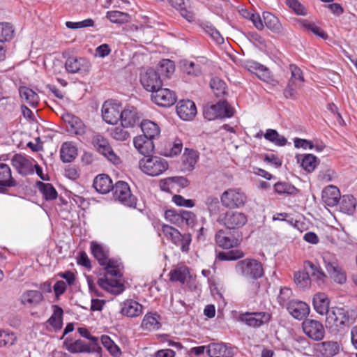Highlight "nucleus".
Masks as SVG:
<instances>
[{
	"mask_svg": "<svg viewBox=\"0 0 357 357\" xmlns=\"http://www.w3.org/2000/svg\"><path fill=\"white\" fill-rule=\"evenodd\" d=\"M139 119L137 109L134 107H128L122 110L120 120L123 128H130L139 124Z\"/></svg>",
	"mask_w": 357,
	"mask_h": 357,
	"instance_id": "26",
	"label": "nucleus"
},
{
	"mask_svg": "<svg viewBox=\"0 0 357 357\" xmlns=\"http://www.w3.org/2000/svg\"><path fill=\"white\" fill-rule=\"evenodd\" d=\"M327 275L321 269H300L294 273V282L301 289L307 288L312 281H315L319 284L324 283L327 279Z\"/></svg>",
	"mask_w": 357,
	"mask_h": 357,
	"instance_id": "3",
	"label": "nucleus"
},
{
	"mask_svg": "<svg viewBox=\"0 0 357 357\" xmlns=\"http://www.w3.org/2000/svg\"><path fill=\"white\" fill-rule=\"evenodd\" d=\"M176 113L184 121H190L197 114L195 102L190 100H181L176 105Z\"/></svg>",
	"mask_w": 357,
	"mask_h": 357,
	"instance_id": "20",
	"label": "nucleus"
},
{
	"mask_svg": "<svg viewBox=\"0 0 357 357\" xmlns=\"http://www.w3.org/2000/svg\"><path fill=\"white\" fill-rule=\"evenodd\" d=\"M337 178V172L328 166L322 167L317 175L318 180L324 183L334 181Z\"/></svg>",
	"mask_w": 357,
	"mask_h": 357,
	"instance_id": "50",
	"label": "nucleus"
},
{
	"mask_svg": "<svg viewBox=\"0 0 357 357\" xmlns=\"http://www.w3.org/2000/svg\"><path fill=\"white\" fill-rule=\"evenodd\" d=\"M104 273L98 278L100 287L107 291L119 295L125 291V280L120 269H103Z\"/></svg>",
	"mask_w": 357,
	"mask_h": 357,
	"instance_id": "1",
	"label": "nucleus"
},
{
	"mask_svg": "<svg viewBox=\"0 0 357 357\" xmlns=\"http://www.w3.org/2000/svg\"><path fill=\"white\" fill-rule=\"evenodd\" d=\"M264 138L280 146H283L287 143V139L284 136L280 135L276 130L273 129H267L264 134Z\"/></svg>",
	"mask_w": 357,
	"mask_h": 357,
	"instance_id": "48",
	"label": "nucleus"
},
{
	"mask_svg": "<svg viewBox=\"0 0 357 357\" xmlns=\"http://www.w3.org/2000/svg\"><path fill=\"white\" fill-rule=\"evenodd\" d=\"M183 149V143L180 139H175L172 142H167L163 152V155L173 157L179 154Z\"/></svg>",
	"mask_w": 357,
	"mask_h": 357,
	"instance_id": "45",
	"label": "nucleus"
},
{
	"mask_svg": "<svg viewBox=\"0 0 357 357\" xmlns=\"http://www.w3.org/2000/svg\"><path fill=\"white\" fill-rule=\"evenodd\" d=\"M162 231L164 235L169 239H170L174 244L175 242L179 241L181 232L168 225H163L162 227Z\"/></svg>",
	"mask_w": 357,
	"mask_h": 357,
	"instance_id": "61",
	"label": "nucleus"
},
{
	"mask_svg": "<svg viewBox=\"0 0 357 357\" xmlns=\"http://www.w3.org/2000/svg\"><path fill=\"white\" fill-rule=\"evenodd\" d=\"M174 70L175 64L174 61L169 59H162L160 61L155 71L158 73L160 76L162 75L169 78L174 73Z\"/></svg>",
	"mask_w": 357,
	"mask_h": 357,
	"instance_id": "44",
	"label": "nucleus"
},
{
	"mask_svg": "<svg viewBox=\"0 0 357 357\" xmlns=\"http://www.w3.org/2000/svg\"><path fill=\"white\" fill-rule=\"evenodd\" d=\"M43 300V294L37 290L25 291L20 296L21 303L28 307L36 306Z\"/></svg>",
	"mask_w": 357,
	"mask_h": 357,
	"instance_id": "29",
	"label": "nucleus"
},
{
	"mask_svg": "<svg viewBox=\"0 0 357 357\" xmlns=\"http://www.w3.org/2000/svg\"><path fill=\"white\" fill-rule=\"evenodd\" d=\"M20 98L24 100L31 107H36L39 103L38 95L31 89L21 86L19 88Z\"/></svg>",
	"mask_w": 357,
	"mask_h": 357,
	"instance_id": "37",
	"label": "nucleus"
},
{
	"mask_svg": "<svg viewBox=\"0 0 357 357\" xmlns=\"http://www.w3.org/2000/svg\"><path fill=\"white\" fill-rule=\"evenodd\" d=\"M243 252L238 250L220 252L218 255V259L220 261H233L243 257Z\"/></svg>",
	"mask_w": 357,
	"mask_h": 357,
	"instance_id": "58",
	"label": "nucleus"
},
{
	"mask_svg": "<svg viewBox=\"0 0 357 357\" xmlns=\"http://www.w3.org/2000/svg\"><path fill=\"white\" fill-rule=\"evenodd\" d=\"M6 160L4 155L0 156V193L8 192L7 188L15 187L17 182L12 177L11 169L8 165L3 161Z\"/></svg>",
	"mask_w": 357,
	"mask_h": 357,
	"instance_id": "13",
	"label": "nucleus"
},
{
	"mask_svg": "<svg viewBox=\"0 0 357 357\" xmlns=\"http://www.w3.org/2000/svg\"><path fill=\"white\" fill-rule=\"evenodd\" d=\"M222 204L228 208H240L245 205L247 197L239 189L230 188L225 190L220 197Z\"/></svg>",
	"mask_w": 357,
	"mask_h": 357,
	"instance_id": "8",
	"label": "nucleus"
},
{
	"mask_svg": "<svg viewBox=\"0 0 357 357\" xmlns=\"http://www.w3.org/2000/svg\"><path fill=\"white\" fill-rule=\"evenodd\" d=\"M168 2L188 22L195 20V14L189 0H168Z\"/></svg>",
	"mask_w": 357,
	"mask_h": 357,
	"instance_id": "21",
	"label": "nucleus"
},
{
	"mask_svg": "<svg viewBox=\"0 0 357 357\" xmlns=\"http://www.w3.org/2000/svg\"><path fill=\"white\" fill-rule=\"evenodd\" d=\"M113 197L123 205L135 208L137 202V197L131 192L129 185L122 181L116 182L112 188Z\"/></svg>",
	"mask_w": 357,
	"mask_h": 357,
	"instance_id": "5",
	"label": "nucleus"
},
{
	"mask_svg": "<svg viewBox=\"0 0 357 357\" xmlns=\"http://www.w3.org/2000/svg\"><path fill=\"white\" fill-rule=\"evenodd\" d=\"M14 36L13 26L8 22L0 23V42L8 41Z\"/></svg>",
	"mask_w": 357,
	"mask_h": 357,
	"instance_id": "55",
	"label": "nucleus"
},
{
	"mask_svg": "<svg viewBox=\"0 0 357 357\" xmlns=\"http://www.w3.org/2000/svg\"><path fill=\"white\" fill-rule=\"evenodd\" d=\"M182 70L183 73L190 75L197 76L201 74L200 66L192 61H183Z\"/></svg>",
	"mask_w": 357,
	"mask_h": 357,
	"instance_id": "60",
	"label": "nucleus"
},
{
	"mask_svg": "<svg viewBox=\"0 0 357 357\" xmlns=\"http://www.w3.org/2000/svg\"><path fill=\"white\" fill-rule=\"evenodd\" d=\"M235 355V347L225 342H211L208 344V356L209 357H233Z\"/></svg>",
	"mask_w": 357,
	"mask_h": 357,
	"instance_id": "17",
	"label": "nucleus"
},
{
	"mask_svg": "<svg viewBox=\"0 0 357 357\" xmlns=\"http://www.w3.org/2000/svg\"><path fill=\"white\" fill-rule=\"evenodd\" d=\"M302 87L292 82H288L283 91V95L287 99L296 100L298 96V90Z\"/></svg>",
	"mask_w": 357,
	"mask_h": 357,
	"instance_id": "59",
	"label": "nucleus"
},
{
	"mask_svg": "<svg viewBox=\"0 0 357 357\" xmlns=\"http://www.w3.org/2000/svg\"><path fill=\"white\" fill-rule=\"evenodd\" d=\"M63 119L68 133L80 136L85 134L86 126L79 118L72 114H66Z\"/></svg>",
	"mask_w": 357,
	"mask_h": 357,
	"instance_id": "22",
	"label": "nucleus"
},
{
	"mask_svg": "<svg viewBox=\"0 0 357 357\" xmlns=\"http://www.w3.org/2000/svg\"><path fill=\"white\" fill-rule=\"evenodd\" d=\"M210 86L216 97H222L227 93L226 83L218 77L211 79Z\"/></svg>",
	"mask_w": 357,
	"mask_h": 357,
	"instance_id": "47",
	"label": "nucleus"
},
{
	"mask_svg": "<svg viewBox=\"0 0 357 357\" xmlns=\"http://www.w3.org/2000/svg\"><path fill=\"white\" fill-rule=\"evenodd\" d=\"M165 219L177 226H182L184 224L193 227L196 220V215L194 213L185 210L168 209L165 212Z\"/></svg>",
	"mask_w": 357,
	"mask_h": 357,
	"instance_id": "6",
	"label": "nucleus"
},
{
	"mask_svg": "<svg viewBox=\"0 0 357 357\" xmlns=\"http://www.w3.org/2000/svg\"><path fill=\"white\" fill-rule=\"evenodd\" d=\"M303 27L306 30L312 32L314 35L326 40L328 38V34L320 27L317 26L314 23L303 20L301 22Z\"/></svg>",
	"mask_w": 357,
	"mask_h": 357,
	"instance_id": "57",
	"label": "nucleus"
},
{
	"mask_svg": "<svg viewBox=\"0 0 357 357\" xmlns=\"http://www.w3.org/2000/svg\"><path fill=\"white\" fill-rule=\"evenodd\" d=\"M63 313L61 307L53 305V314L46 321V327L50 331H60L63 326Z\"/></svg>",
	"mask_w": 357,
	"mask_h": 357,
	"instance_id": "28",
	"label": "nucleus"
},
{
	"mask_svg": "<svg viewBox=\"0 0 357 357\" xmlns=\"http://www.w3.org/2000/svg\"><path fill=\"white\" fill-rule=\"evenodd\" d=\"M160 320V316L156 312L147 313L142 321L141 328L148 331L158 330L161 327Z\"/></svg>",
	"mask_w": 357,
	"mask_h": 357,
	"instance_id": "31",
	"label": "nucleus"
},
{
	"mask_svg": "<svg viewBox=\"0 0 357 357\" xmlns=\"http://www.w3.org/2000/svg\"><path fill=\"white\" fill-rule=\"evenodd\" d=\"M103 347L114 357H120L121 351L119 347L107 335H102L100 337Z\"/></svg>",
	"mask_w": 357,
	"mask_h": 357,
	"instance_id": "46",
	"label": "nucleus"
},
{
	"mask_svg": "<svg viewBox=\"0 0 357 357\" xmlns=\"http://www.w3.org/2000/svg\"><path fill=\"white\" fill-rule=\"evenodd\" d=\"M218 222L229 229H236L241 228L247 223L248 218L242 212L227 211L220 215Z\"/></svg>",
	"mask_w": 357,
	"mask_h": 357,
	"instance_id": "7",
	"label": "nucleus"
},
{
	"mask_svg": "<svg viewBox=\"0 0 357 357\" xmlns=\"http://www.w3.org/2000/svg\"><path fill=\"white\" fill-rule=\"evenodd\" d=\"M205 204L211 215L218 213L220 206L218 197L213 196L208 197L206 199Z\"/></svg>",
	"mask_w": 357,
	"mask_h": 357,
	"instance_id": "62",
	"label": "nucleus"
},
{
	"mask_svg": "<svg viewBox=\"0 0 357 357\" xmlns=\"http://www.w3.org/2000/svg\"><path fill=\"white\" fill-rule=\"evenodd\" d=\"M271 317V314L265 312H246L240 315L239 320L250 327H259L268 323Z\"/></svg>",
	"mask_w": 357,
	"mask_h": 357,
	"instance_id": "16",
	"label": "nucleus"
},
{
	"mask_svg": "<svg viewBox=\"0 0 357 357\" xmlns=\"http://www.w3.org/2000/svg\"><path fill=\"white\" fill-rule=\"evenodd\" d=\"M200 26L204 30V31L211 36V38L214 40L217 43L222 44L224 43V38L220 33V32L216 29V28L213 26L210 22H206L201 24Z\"/></svg>",
	"mask_w": 357,
	"mask_h": 357,
	"instance_id": "49",
	"label": "nucleus"
},
{
	"mask_svg": "<svg viewBox=\"0 0 357 357\" xmlns=\"http://www.w3.org/2000/svg\"><path fill=\"white\" fill-rule=\"evenodd\" d=\"M93 186L100 194H107L112 190L114 185L107 174H99L93 180Z\"/></svg>",
	"mask_w": 357,
	"mask_h": 357,
	"instance_id": "30",
	"label": "nucleus"
},
{
	"mask_svg": "<svg viewBox=\"0 0 357 357\" xmlns=\"http://www.w3.org/2000/svg\"><path fill=\"white\" fill-rule=\"evenodd\" d=\"M275 192L279 195H294L298 190L293 185L287 182H278L274 185Z\"/></svg>",
	"mask_w": 357,
	"mask_h": 357,
	"instance_id": "51",
	"label": "nucleus"
},
{
	"mask_svg": "<svg viewBox=\"0 0 357 357\" xmlns=\"http://www.w3.org/2000/svg\"><path fill=\"white\" fill-rule=\"evenodd\" d=\"M140 169L146 174L156 176L164 173L169 167L165 159L158 156H146L139 162Z\"/></svg>",
	"mask_w": 357,
	"mask_h": 357,
	"instance_id": "4",
	"label": "nucleus"
},
{
	"mask_svg": "<svg viewBox=\"0 0 357 357\" xmlns=\"http://www.w3.org/2000/svg\"><path fill=\"white\" fill-rule=\"evenodd\" d=\"M143 305L134 299H126L120 303V313L128 318L137 317L143 313Z\"/></svg>",
	"mask_w": 357,
	"mask_h": 357,
	"instance_id": "18",
	"label": "nucleus"
},
{
	"mask_svg": "<svg viewBox=\"0 0 357 357\" xmlns=\"http://www.w3.org/2000/svg\"><path fill=\"white\" fill-rule=\"evenodd\" d=\"M121 105L112 101H105L102 107V116L108 124H116L121 116Z\"/></svg>",
	"mask_w": 357,
	"mask_h": 357,
	"instance_id": "14",
	"label": "nucleus"
},
{
	"mask_svg": "<svg viewBox=\"0 0 357 357\" xmlns=\"http://www.w3.org/2000/svg\"><path fill=\"white\" fill-rule=\"evenodd\" d=\"M340 211L344 213L351 215L356 211V199L351 195H345L340 199Z\"/></svg>",
	"mask_w": 357,
	"mask_h": 357,
	"instance_id": "41",
	"label": "nucleus"
},
{
	"mask_svg": "<svg viewBox=\"0 0 357 357\" xmlns=\"http://www.w3.org/2000/svg\"><path fill=\"white\" fill-rule=\"evenodd\" d=\"M77 155V149L72 142H64L61 148L60 157L63 162H72Z\"/></svg>",
	"mask_w": 357,
	"mask_h": 357,
	"instance_id": "40",
	"label": "nucleus"
},
{
	"mask_svg": "<svg viewBox=\"0 0 357 357\" xmlns=\"http://www.w3.org/2000/svg\"><path fill=\"white\" fill-rule=\"evenodd\" d=\"M217 112L218 118H230L234 115V108L227 100H220L214 104Z\"/></svg>",
	"mask_w": 357,
	"mask_h": 357,
	"instance_id": "43",
	"label": "nucleus"
},
{
	"mask_svg": "<svg viewBox=\"0 0 357 357\" xmlns=\"http://www.w3.org/2000/svg\"><path fill=\"white\" fill-rule=\"evenodd\" d=\"M302 329L304 334L314 341H320L325 336V328L320 321L305 319L302 323Z\"/></svg>",
	"mask_w": 357,
	"mask_h": 357,
	"instance_id": "10",
	"label": "nucleus"
},
{
	"mask_svg": "<svg viewBox=\"0 0 357 357\" xmlns=\"http://www.w3.org/2000/svg\"><path fill=\"white\" fill-rule=\"evenodd\" d=\"M215 240L216 244L223 249H229L237 245V240L234 237L227 236L223 229L217 231Z\"/></svg>",
	"mask_w": 357,
	"mask_h": 357,
	"instance_id": "38",
	"label": "nucleus"
},
{
	"mask_svg": "<svg viewBox=\"0 0 357 357\" xmlns=\"http://www.w3.org/2000/svg\"><path fill=\"white\" fill-rule=\"evenodd\" d=\"M133 144L137 151L145 157L149 156L155 148L153 140L142 135L134 138Z\"/></svg>",
	"mask_w": 357,
	"mask_h": 357,
	"instance_id": "25",
	"label": "nucleus"
},
{
	"mask_svg": "<svg viewBox=\"0 0 357 357\" xmlns=\"http://www.w3.org/2000/svg\"><path fill=\"white\" fill-rule=\"evenodd\" d=\"M36 186L46 201H52L57 198L58 192L52 184L38 181L36 183Z\"/></svg>",
	"mask_w": 357,
	"mask_h": 357,
	"instance_id": "36",
	"label": "nucleus"
},
{
	"mask_svg": "<svg viewBox=\"0 0 357 357\" xmlns=\"http://www.w3.org/2000/svg\"><path fill=\"white\" fill-rule=\"evenodd\" d=\"M297 161L307 172H312L319 163V160L312 154H302L297 156Z\"/></svg>",
	"mask_w": 357,
	"mask_h": 357,
	"instance_id": "33",
	"label": "nucleus"
},
{
	"mask_svg": "<svg viewBox=\"0 0 357 357\" xmlns=\"http://www.w3.org/2000/svg\"><path fill=\"white\" fill-rule=\"evenodd\" d=\"M287 309L294 318L298 320L306 317L310 313L309 305L305 302L297 300L289 301Z\"/></svg>",
	"mask_w": 357,
	"mask_h": 357,
	"instance_id": "24",
	"label": "nucleus"
},
{
	"mask_svg": "<svg viewBox=\"0 0 357 357\" xmlns=\"http://www.w3.org/2000/svg\"><path fill=\"white\" fill-rule=\"evenodd\" d=\"M321 197L326 205L334 206L340 202L341 197L340 190L335 185H328L323 190Z\"/></svg>",
	"mask_w": 357,
	"mask_h": 357,
	"instance_id": "27",
	"label": "nucleus"
},
{
	"mask_svg": "<svg viewBox=\"0 0 357 357\" xmlns=\"http://www.w3.org/2000/svg\"><path fill=\"white\" fill-rule=\"evenodd\" d=\"M16 340L17 336L13 332L0 329V347L12 346Z\"/></svg>",
	"mask_w": 357,
	"mask_h": 357,
	"instance_id": "54",
	"label": "nucleus"
},
{
	"mask_svg": "<svg viewBox=\"0 0 357 357\" xmlns=\"http://www.w3.org/2000/svg\"><path fill=\"white\" fill-rule=\"evenodd\" d=\"M65 68L68 73L86 74L91 68V63L85 57L69 56L65 62Z\"/></svg>",
	"mask_w": 357,
	"mask_h": 357,
	"instance_id": "11",
	"label": "nucleus"
},
{
	"mask_svg": "<svg viewBox=\"0 0 357 357\" xmlns=\"http://www.w3.org/2000/svg\"><path fill=\"white\" fill-rule=\"evenodd\" d=\"M140 82L146 91H151L152 93L162 86L160 75L152 68L148 69L141 75Z\"/></svg>",
	"mask_w": 357,
	"mask_h": 357,
	"instance_id": "15",
	"label": "nucleus"
},
{
	"mask_svg": "<svg viewBox=\"0 0 357 357\" xmlns=\"http://www.w3.org/2000/svg\"><path fill=\"white\" fill-rule=\"evenodd\" d=\"M316 349L324 357H332L338 353L339 345L336 342L326 341L317 344Z\"/></svg>",
	"mask_w": 357,
	"mask_h": 357,
	"instance_id": "32",
	"label": "nucleus"
},
{
	"mask_svg": "<svg viewBox=\"0 0 357 357\" xmlns=\"http://www.w3.org/2000/svg\"><path fill=\"white\" fill-rule=\"evenodd\" d=\"M326 322L330 327H336L342 329L352 324V320L348 312L342 307H334L326 316Z\"/></svg>",
	"mask_w": 357,
	"mask_h": 357,
	"instance_id": "9",
	"label": "nucleus"
},
{
	"mask_svg": "<svg viewBox=\"0 0 357 357\" xmlns=\"http://www.w3.org/2000/svg\"><path fill=\"white\" fill-rule=\"evenodd\" d=\"M263 19L266 26L275 33H281L283 27L278 18L269 12L263 13Z\"/></svg>",
	"mask_w": 357,
	"mask_h": 357,
	"instance_id": "39",
	"label": "nucleus"
},
{
	"mask_svg": "<svg viewBox=\"0 0 357 357\" xmlns=\"http://www.w3.org/2000/svg\"><path fill=\"white\" fill-rule=\"evenodd\" d=\"M321 258L326 268H338V260L333 253L325 252L323 253Z\"/></svg>",
	"mask_w": 357,
	"mask_h": 357,
	"instance_id": "63",
	"label": "nucleus"
},
{
	"mask_svg": "<svg viewBox=\"0 0 357 357\" xmlns=\"http://www.w3.org/2000/svg\"><path fill=\"white\" fill-rule=\"evenodd\" d=\"M11 162L13 167L22 176L33 174L34 172L31 161L20 154H15Z\"/></svg>",
	"mask_w": 357,
	"mask_h": 357,
	"instance_id": "23",
	"label": "nucleus"
},
{
	"mask_svg": "<svg viewBox=\"0 0 357 357\" xmlns=\"http://www.w3.org/2000/svg\"><path fill=\"white\" fill-rule=\"evenodd\" d=\"M68 349L71 353L89 352L91 347L84 340H77L70 343L68 347Z\"/></svg>",
	"mask_w": 357,
	"mask_h": 357,
	"instance_id": "56",
	"label": "nucleus"
},
{
	"mask_svg": "<svg viewBox=\"0 0 357 357\" xmlns=\"http://www.w3.org/2000/svg\"><path fill=\"white\" fill-rule=\"evenodd\" d=\"M314 308L319 314H326L330 312L329 300L324 293H318L313 298Z\"/></svg>",
	"mask_w": 357,
	"mask_h": 357,
	"instance_id": "34",
	"label": "nucleus"
},
{
	"mask_svg": "<svg viewBox=\"0 0 357 357\" xmlns=\"http://www.w3.org/2000/svg\"><path fill=\"white\" fill-rule=\"evenodd\" d=\"M140 127L143 134L142 135L151 139L158 137L160 133V129L158 124L149 121L144 120L140 123Z\"/></svg>",
	"mask_w": 357,
	"mask_h": 357,
	"instance_id": "35",
	"label": "nucleus"
},
{
	"mask_svg": "<svg viewBox=\"0 0 357 357\" xmlns=\"http://www.w3.org/2000/svg\"><path fill=\"white\" fill-rule=\"evenodd\" d=\"M94 145L98 151L114 164L119 161V158L114 153L107 140L101 135H97L94 139Z\"/></svg>",
	"mask_w": 357,
	"mask_h": 357,
	"instance_id": "19",
	"label": "nucleus"
},
{
	"mask_svg": "<svg viewBox=\"0 0 357 357\" xmlns=\"http://www.w3.org/2000/svg\"><path fill=\"white\" fill-rule=\"evenodd\" d=\"M169 280L184 283L190 278L188 269H171L168 273Z\"/></svg>",
	"mask_w": 357,
	"mask_h": 357,
	"instance_id": "52",
	"label": "nucleus"
},
{
	"mask_svg": "<svg viewBox=\"0 0 357 357\" xmlns=\"http://www.w3.org/2000/svg\"><path fill=\"white\" fill-rule=\"evenodd\" d=\"M151 100L158 106L169 107L176 102L177 96L174 91L161 86L151 93Z\"/></svg>",
	"mask_w": 357,
	"mask_h": 357,
	"instance_id": "12",
	"label": "nucleus"
},
{
	"mask_svg": "<svg viewBox=\"0 0 357 357\" xmlns=\"http://www.w3.org/2000/svg\"><path fill=\"white\" fill-rule=\"evenodd\" d=\"M91 253L102 268H120L123 263L120 258L109 257V248L102 243L91 241L90 243Z\"/></svg>",
	"mask_w": 357,
	"mask_h": 357,
	"instance_id": "2",
	"label": "nucleus"
},
{
	"mask_svg": "<svg viewBox=\"0 0 357 357\" xmlns=\"http://www.w3.org/2000/svg\"><path fill=\"white\" fill-rule=\"evenodd\" d=\"M328 274L331 279L335 282L343 284L347 280V276L343 269H328Z\"/></svg>",
	"mask_w": 357,
	"mask_h": 357,
	"instance_id": "64",
	"label": "nucleus"
},
{
	"mask_svg": "<svg viewBox=\"0 0 357 357\" xmlns=\"http://www.w3.org/2000/svg\"><path fill=\"white\" fill-rule=\"evenodd\" d=\"M289 69L291 70V77L288 82L303 86L305 79L302 70L295 64H290Z\"/></svg>",
	"mask_w": 357,
	"mask_h": 357,
	"instance_id": "53",
	"label": "nucleus"
},
{
	"mask_svg": "<svg viewBox=\"0 0 357 357\" xmlns=\"http://www.w3.org/2000/svg\"><path fill=\"white\" fill-rule=\"evenodd\" d=\"M107 18L112 23L123 24L130 22V15L119 10H111L107 12Z\"/></svg>",
	"mask_w": 357,
	"mask_h": 357,
	"instance_id": "42",
	"label": "nucleus"
}]
</instances>
